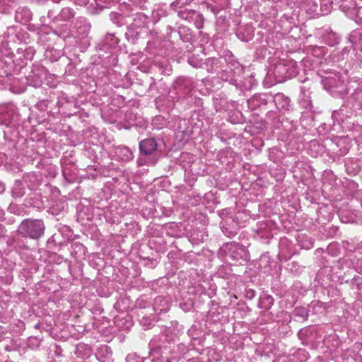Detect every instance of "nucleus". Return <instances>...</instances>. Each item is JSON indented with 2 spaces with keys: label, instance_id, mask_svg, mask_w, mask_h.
Listing matches in <instances>:
<instances>
[{
  "label": "nucleus",
  "instance_id": "b1692460",
  "mask_svg": "<svg viewBox=\"0 0 362 362\" xmlns=\"http://www.w3.org/2000/svg\"><path fill=\"white\" fill-rule=\"evenodd\" d=\"M310 333V330L309 328H303L299 330L298 333V336L300 339L303 340L305 337H307Z\"/></svg>",
  "mask_w": 362,
  "mask_h": 362
},
{
  "label": "nucleus",
  "instance_id": "f257e3e1",
  "mask_svg": "<svg viewBox=\"0 0 362 362\" xmlns=\"http://www.w3.org/2000/svg\"><path fill=\"white\" fill-rule=\"evenodd\" d=\"M298 73L296 63L293 60H281L274 65L272 74L277 83H283L295 77Z\"/></svg>",
  "mask_w": 362,
  "mask_h": 362
},
{
  "label": "nucleus",
  "instance_id": "c85d7f7f",
  "mask_svg": "<svg viewBox=\"0 0 362 362\" xmlns=\"http://www.w3.org/2000/svg\"><path fill=\"white\" fill-rule=\"evenodd\" d=\"M137 163H138L139 165H146V164L151 165L149 163V160L146 161V160H144L143 158H139L138 160H137Z\"/></svg>",
  "mask_w": 362,
  "mask_h": 362
},
{
  "label": "nucleus",
  "instance_id": "7ed1b4c3",
  "mask_svg": "<svg viewBox=\"0 0 362 362\" xmlns=\"http://www.w3.org/2000/svg\"><path fill=\"white\" fill-rule=\"evenodd\" d=\"M139 151L141 155L151 156L152 158L149 160L151 165H155L158 159L157 148L158 143L154 138H147L139 142Z\"/></svg>",
  "mask_w": 362,
  "mask_h": 362
},
{
  "label": "nucleus",
  "instance_id": "4be33fe9",
  "mask_svg": "<svg viewBox=\"0 0 362 362\" xmlns=\"http://www.w3.org/2000/svg\"><path fill=\"white\" fill-rule=\"evenodd\" d=\"M188 62L190 65H192L193 67H201L202 65V63L201 61H199L197 58L194 57H192L188 59Z\"/></svg>",
  "mask_w": 362,
  "mask_h": 362
},
{
  "label": "nucleus",
  "instance_id": "f3484780",
  "mask_svg": "<svg viewBox=\"0 0 362 362\" xmlns=\"http://www.w3.org/2000/svg\"><path fill=\"white\" fill-rule=\"evenodd\" d=\"M295 316L301 317L303 320H306L309 316V310L305 307H296L293 311Z\"/></svg>",
  "mask_w": 362,
  "mask_h": 362
},
{
  "label": "nucleus",
  "instance_id": "f8f14e48",
  "mask_svg": "<svg viewBox=\"0 0 362 362\" xmlns=\"http://www.w3.org/2000/svg\"><path fill=\"white\" fill-rule=\"evenodd\" d=\"M144 22H142L141 23H139L138 25L132 24L129 27H128L127 31L125 33V37L129 43L135 44L139 37V33L134 28V27H141L144 25Z\"/></svg>",
  "mask_w": 362,
  "mask_h": 362
},
{
  "label": "nucleus",
  "instance_id": "a211bd4d",
  "mask_svg": "<svg viewBox=\"0 0 362 362\" xmlns=\"http://www.w3.org/2000/svg\"><path fill=\"white\" fill-rule=\"evenodd\" d=\"M196 13L194 10L185 9L178 12V16L183 20L189 21Z\"/></svg>",
  "mask_w": 362,
  "mask_h": 362
},
{
  "label": "nucleus",
  "instance_id": "6e6552de",
  "mask_svg": "<svg viewBox=\"0 0 362 362\" xmlns=\"http://www.w3.org/2000/svg\"><path fill=\"white\" fill-rule=\"evenodd\" d=\"M267 94L255 95L247 100L248 105L252 109H257L261 106L266 105L268 102Z\"/></svg>",
  "mask_w": 362,
  "mask_h": 362
},
{
  "label": "nucleus",
  "instance_id": "9d476101",
  "mask_svg": "<svg viewBox=\"0 0 362 362\" xmlns=\"http://www.w3.org/2000/svg\"><path fill=\"white\" fill-rule=\"evenodd\" d=\"M175 83L177 89L183 91L185 94H188L193 88L192 80L189 77H180Z\"/></svg>",
  "mask_w": 362,
  "mask_h": 362
},
{
  "label": "nucleus",
  "instance_id": "473e14b6",
  "mask_svg": "<svg viewBox=\"0 0 362 362\" xmlns=\"http://www.w3.org/2000/svg\"><path fill=\"white\" fill-rule=\"evenodd\" d=\"M114 37H115L114 34H111V33L107 34V38H110L111 40H112Z\"/></svg>",
  "mask_w": 362,
  "mask_h": 362
},
{
  "label": "nucleus",
  "instance_id": "412c9836",
  "mask_svg": "<svg viewBox=\"0 0 362 362\" xmlns=\"http://www.w3.org/2000/svg\"><path fill=\"white\" fill-rule=\"evenodd\" d=\"M40 339L36 337H31L28 339V345L30 347H39Z\"/></svg>",
  "mask_w": 362,
  "mask_h": 362
},
{
  "label": "nucleus",
  "instance_id": "39448f33",
  "mask_svg": "<svg viewBox=\"0 0 362 362\" xmlns=\"http://www.w3.org/2000/svg\"><path fill=\"white\" fill-rule=\"evenodd\" d=\"M243 66L237 62H231L228 64V72L233 73V76L234 77L240 76L243 73ZM230 83L233 84L237 88H240L241 90H248L251 88V85L247 86L245 83L242 84L241 81H238L236 78H232L230 80Z\"/></svg>",
  "mask_w": 362,
  "mask_h": 362
},
{
  "label": "nucleus",
  "instance_id": "2eb2a0df",
  "mask_svg": "<svg viewBox=\"0 0 362 362\" xmlns=\"http://www.w3.org/2000/svg\"><path fill=\"white\" fill-rule=\"evenodd\" d=\"M13 197H22L25 194V188L22 185V182L16 180L12 190Z\"/></svg>",
  "mask_w": 362,
  "mask_h": 362
},
{
  "label": "nucleus",
  "instance_id": "bb28decb",
  "mask_svg": "<svg viewBox=\"0 0 362 362\" xmlns=\"http://www.w3.org/2000/svg\"><path fill=\"white\" fill-rule=\"evenodd\" d=\"M217 59H216L214 57H209L206 59L205 63L206 64L207 66H211L213 68L214 64H216Z\"/></svg>",
  "mask_w": 362,
  "mask_h": 362
},
{
  "label": "nucleus",
  "instance_id": "7c9ffc66",
  "mask_svg": "<svg viewBox=\"0 0 362 362\" xmlns=\"http://www.w3.org/2000/svg\"><path fill=\"white\" fill-rule=\"evenodd\" d=\"M56 237H57V234H54L48 240V243H52V242H55L56 241Z\"/></svg>",
  "mask_w": 362,
  "mask_h": 362
},
{
  "label": "nucleus",
  "instance_id": "1a4fd4ad",
  "mask_svg": "<svg viewBox=\"0 0 362 362\" xmlns=\"http://www.w3.org/2000/svg\"><path fill=\"white\" fill-rule=\"evenodd\" d=\"M32 19V12L25 7L18 8L16 12L15 20L22 24H25Z\"/></svg>",
  "mask_w": 362,
  "mask_h": 362
},
{
  "label": "nucleus",
  "instance_id": "aec40b11",
  "mask_svg": "<svg viewBox=\"0 0 362 362\" xmlns=\"http://www.w3.org/2000/svg\"><path fill=\"white\" fill-rule=\"evenodd\" d=\"M195 16L196 17L194 19V25L197 29H201L203 28L204 25V17L202 14L197 13L195 14Z\"/></svg>",
  "mask_w": 362,
  "mask_h": 362
},
{
  "label": "nucleus",
  "instance_id": "2f4dec72",
  "mask_svg": "<svg viewBox=\"0 0 362 362\" xmlns=\"http://www.w3.org/2000/svg\"><path fill=\"white\" fill-rule=\"evenodd\" d=\"M110 16H111V19H112L115 23H117L116 21H115V20H116V18H119V16H117L116 13H112V14L110 15Z\"/></svg>",
  "mask_w": 362,
  "mask_h": 362
},
{
  "label": "nucleus",
  "instance_id": "423d86ee",
  "mask_svg": "<svg viewBox=\"0 0 362 362\" xmlns=\"http://www.w3.org/2000/svg\"><path fill=\"white\" fill-rule=\"evenodd\" d=\"M170 303L165 297L160 296L155 298L153 308L157 314L167 313L170 310Z\"/></svg>",
  "mask_w": 362,
  "mask_h": 362
},
{
  "label": "nucleus",
  "instance_id": "393cba45",
  "mask_svg": "<svg viewBox=\"0 0 362 362\" xmlns=\"http://www.w3.org/2000/svg\"><path fill=\"white\" fill-rule=\"evenodd\" d=\"M127 362H140V358L134 354H128L126 357Z\"/></svg>",
  "mask_w": 362,
  "mask_h": 362
},
{
  "label": "nucleus",
  "instance_id": "5701e85b",
  "mask_svg": "<svg viewBox=\"0 0 362 362\" xmlns=\"http://www.w3.org/2000/svg\"><path fill=\"white\" fill-rule=\"evenodd\" d=\"M48 104L49 101L47 100H42L37 103L36 107L41 111H45L47 108Z\"/></svg>",
  "mask_w": 362,
  "mask_h": 362
},
{
  "label": "nucleus",
  "instance_id": "20e7f679",
  "mask_svg": "<svg viewBox=\"0 0 362 362\" xmlns=\"http://www.w3.org/2000/svg\"><path fill=\"white\" fill-rule=\"evenodd\" d=\"M16 107L13 103L0 105V124L8 126L12 121L18 119Z\"/></svg>",
  "mask_w": 362,
  "mask_h": 362
},
{
  "label": "nucleus",
  "instance_id": "0eeeda50",
  "mask_svg": "<svg viewBox=\"0 0 362 362\" xmlns=\"http://www.w3.org/2000/svg\"><path fill=\"white\" fill-rule=\"evenodd\" d=\"M273 100L274 102L276 107L280 110H288L291 107V100L289 98L284 95L281 93H278L275 94L273 97Z\"/></svg>",
  "mask_w": 362,
  "mask_h": 362
},
{
  "label": "nucleus",
  "instance_id": "f03ea898",
  "mask_svg": "<svg viewBox=\"0 0 362 362\" xmlns=\"http://www.w3.org/2000/svg\"><path fill=\"white\" fill-rule=\"evenodd\" d=\"M45 230V226L42 220L25 219L19 226L18 233L23 237L38 239L44 234Z\"/></svg>",
  "mask_w": 362,
  "mask_h": 362
},
{
  "label": "nucleus",
  "instance_id": "ddd939ff",
  "mask_svg": "<svg viewBox=\"0 0 362 362\" xmlns=\"http://www.w3.org/2000/svg\"><path fill=\"white\" fill-rule=\"evenodd\" d=\"M302 98L300 99V105L309 111H313V105L311 103L309 91L305 87L301 88Z\"/></svg>",
  "mask_w": 362,
  "mask_h": 362
},
{
  "label": "nucleus",
  "instance_id": "58836bf2",
  "mask_svg": "<svg viewBox=\"0 0 362 362\" xmlns=\"http://www.w3.org/2000/svg\"><path fill=\"white\" fill-rule=\"evenodd\" d=\"M166 362H170V361L169 359H167Z\"/></svg>",
  "mask_w": 362,
  "mask_h": 362
},
{
  "label": "nucleus",
  "instance_id": "9b49d317",
  "mask_svg": "<svg viewBox=\"0 0 362 362\" xmlns=\"http://www.w3.org/2000/svg\"><path fill=\"white\" fill-rule=\"evenodd\" d=\"M115 154L123 161H129L133 159L134 155L129 148L125 146H119L116 148Z\"/></svg>",
  "mask_w": 362,
  "mask_h": 362
},
{
  "label": "nucleus",
  "instance_id": "f704fd0d",
  "mask_svg": "<svg viewBox=\"0 0 362 362\" xmlns=\"http://www.w3.org/2000/svg\"><path fill=\"white\" fill-rule=\"evenodd\" d=\"M40 85H41V81H37L35 84H33V86H35V87L40 86Z\"/></svg>",
  "mask_w": 362,
  "mask_h": 362
},
{
  "label": "nucleus",
  "instance_id": "c756f323",
  "mask_svg": "<svg viewBox=\"0 0 362 362\" xmlns=\"http://www.w3.org/2000/svg\"><path fill=\"white\" fill-rule=\"evenodd\" d=\"M143 18H145V16L143 13H137L134 18V21L136 22L137 19L141 21Z\"/></svg>",
  "mask_w": 362,
  "mask_h": 362
},
{
  "label": "nucleus",
  "instance_id": "c9c22d12",
  "mask_svg": "<svg viewBox=\"0 0 362 362\" xmlns=\"http://www.w3.org/2000/svg\"><path fill=\"white\" fill-rule=\"evenodd\" d=\"M40 323H37V324H36V325L34 326V327H35V329H39V328H40Z\"/></svg>",
  "mask_w": 362,
  "mask_h": 362
},
{
  "label": "nucleus",
  "instance_id": "a878e982",
  "mask_svg": "<svg viewBox=\"0 0 362 362\" xmlns=\"http://www.w3.org/2000/svg\"><path fill=\"white\" fill-rule=\"evenodd\" d=\"M255 291L252 288H248L245 290V298L249 300H252L255 296Z\"/></svg>",
  "mask_w": 362,
  "mask_h": 362
},
{
  "label": "nucleus",
  "instance_id": "6ab92c4d",
  "mask_svg": "<svg viewBox=\"0 0 362 362\" xmlns=\"http://www.w3.org/2000/svg\"><path fill=\"white\" fill-rule=\"evenodd\" d=\"M141 325L146 327V328L150 327L153 324V318L150 316L143 315L139 320Z\"/></svg>",
  "mask_w": 362,
  "mask_h": 362
},
{
  "label": "nucleus",
  "instance_id": "72a5a7b5",
  "mask_svg": "<svg viewBox=\"0 0 362 362\" xmlns=\"http://www.w3.org/2000/svg\"><path fill=\"white\" fill-rule=\"evenodd\" d=\"M187 362H202V361L198 358H191V359L188 360Z\"/></svg>",
  "mask_w": 362,
  "mask_h": 362
},
{
  "label": "nucleus",
  "instance_id": "4468645a",
  "mask_svg": "<svg viewBox=\"0 0 362 362\" xmlns=\"http://www.w3.org/2000/svg\"><path fill=\"white\" fill-rule=\"evenodd\" d=\"M274 304V298L272 296L265 294L260 297L259 307L267 310H269Z\"/></svg>",
  "mask_w": 362,
  "mask_h": 362
},
{
  "label": "nucleus",
  "instance_id": "4c0bfd02",
  "mask_svg": "<svg viewBox=\"0 0 362 362\" xmlns=\"http://www.w3.org/2000/svg\"><path fill=\"white\" fill-rule=\"evenodd\" d=\"M97 158V156L95 155L94 157H93V159H95Z\"/></svg>",
  "mask_w": 362,
  "mask_h": 362
},
{
  "label": "nucleus",
  "instance_id": "dca6fc26",
  "mask_svg": "<svg viewBox=\"0 0 362 362\" xmlns=\"http://www.w3.org/2000/svg\"><path fill=\"white\" fill-rule=\"evenodd\" d=\"M74 16V11L70 8H64L59 14V18L62 21H69Z\"/></svg>",
  "mask_w": 362,
  "mask_h": 362
},
{
  "label": "nucleus",
  "instance_id": "cd10ccee",
  "mask_svg": "<svg viewBox=\"0 0 362 362\" xmlns=\"http://www.w3.org/2000/svg\"><path fill=\"white\" fill-rule=\"evenodd\" d=\"M344 106H342V107H341L338 111H335V112H334L333 115H334V117H336L337 115H339H339H342V116H344Z\"/></svg>",
  "mask_w": 362,
  "mask_h": 362
},
{
  "label": "nucleus",
  "instance_id": "e433bc0d",
  "mask_svg": "<svg viewBox=\"0 0 362 362\" xmlns=\"http://www.w3.org/2000/svg\"><path fill=\"white\" fill-rule=\"evenodd\" d=\"M252 80H253V78H252V77H250V78H248V81H249L250 83H251V81H252Z\"/></svg>",
  "mask_w": 362,
  "mask_h": 362
}]
</instances>
